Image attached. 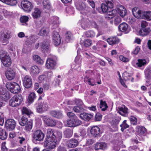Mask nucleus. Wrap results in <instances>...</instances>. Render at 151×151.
Instances as JSON below:
<instances>
[{
    "label": "nucleus",
    "mask_w": 151,
    "mask_h": 151,
    "mask_svg": "<svg viewBox=\"0 0 151 151\" xmlns=\"http://www.w3.org/2000/svg\"><path fill=\"white\" fill-rule=\"evenodd\" d=\"M119 60L121 61L127 62L129 61V59L125 57L124 56L122 55H120L119 56Z\"/></svg>",
    "instance_id": "63"
},
{
    "label": "nucleus",
    "mask_w": 151,
    "mask_h": 151,
    "mask_svg": "<svg viewBox=\"0 0 151 151\" xmlns=\"http://www.w3.org/2000/svg\"><path fill=\"white\" fill-rule=\"evenodd\" d=\"M62 137L61 132L58 131L55 133L53 129H48L47 130L44 145L50 149H53L58 144Z\"/></svg>",
    "instance_id": "1"
},
{
    "label": "nucleus",
    "mask_w": 151,
    "mask_h": 151,
    "mask_svg": "<svg viewBox=\"0 0 151 151\" xmlns=\"http://www.w3.org/2000/svg\"><path fill=\"white\" fill-rule=\"evenodd\" d=\"M44 137V134L41 130H36L32 134V141L34 143L37 141L40 142L42 141Z\"/></svg>",
    "instance_id": "5"
},
{
    "label": "nucleus",
    "mask_w": 151,
    "mask_h": 151,
    "mask_svg": "<svg viewBox=\"0 0 151 151\" xmlns=\"http://www.w3.org/2000/svg\"><path fill=\"white\" fill-rule=\"evenodd\" d=\"M85 35L87 37H92L95 36V33L93 31L90 30L86 32Z\"/></svg>",
    "instance_id": "56"
},
{
    "label": "nucleus",
    "mask_w": 151,
    "mask_h": 151,
    "mask_svg": "<svg viewBox=\"0 0 151 151\" xmlns=\"http://www.w3.org/2000/svg\"><path fill=\"white\" fill-rule=\"evenodd\" d=\"M142 18L147 21L151 20V12L150 11H144L142 13Z\"/></svg>",
    "instance_id": "32"
},
{
    "label": "nucleus",
    "mask_w": 151,
    "mask_h": 151,
    "mask_svg": "<svg viewBox=\"0 0 151 151\" xmlns=\"http://www.w3.org/2000/svg\"><path fill=\"white\" fill-rule=\"evenodd\" d=\"M78 144V140L74 138H72L66 141L65 144L68 147L73 148L77 146Z\"/></svg>",
    "instance_id": "16"
},
{
    "label": "nucleus",
    "mask_w": 151,
    "mask_h": 151,
    "mask_svg": "<svg viewBox=\"0 0 151 151\" xmlns=\"http://www.w3.org/2000/svg\"><path fill=\"white\" fill-rule=\"evenodd\" d=\"M101 8L103 12H107L109 9L108 6L104 3H102L101 4Z\"/></svg>",
    "instance_id": "54"
},
{
    "label": "nucleus",
    "mask_w": 151,
    "mask_h": 151,
    "mask_svg": "<svg viewBox=\"0 0 151 151\" xmlns=\"http://www.w3.org/2000/svg\"><path fill=\"white\" fill-rule=\"evenodd\" d=\"M106 4L108 6L109 9H112L114 7V4L112 0H105Z\"/></svg>",
    "instance_id": "58"
},
{
    "label": "nucleus",
    "mask_w": 151,
    "mask_h": 151,
    "mask_svg": "<svg viewBox=\"0 0 151 151\" xmlns=\"http://www.w3.org/2000/svg\"><path fill=\"white\" fill-rule=\"evenodd\" d=\"M121 21V19L119 16L116 17L114 20V23L116 25H118Z\"/></svg>",
    "instance_id": "61"
},
{
    "label": "nucleus",
    "mask_w": 151,
    "mask_h": 151,
    "mask_svg": "<svg viewBox=\"0 0 151 151\" xmlns=\"http://www.w3.org/2000/svg\"><path fill=\"white\" fill-rule=\"evenodd\" d=\"M131 124L133 125H135L137 124V119L134 116H131L129 119Z\"/></svg>",
    "instance_id": "53"
},
{
    "label": "nucleus",
    "mask_w": 151,
    "mask_h": 151,
    "mask_svg": "<svg viewBox=\"0 0 151 151\" xmlns=\"http://www.w3.org/2000/svg\"><path fill=\"white\" fill-rule=\"evenodd\" d=\"M8 136V134L4 129L0 128V139L2 140L6 139Z\"/></svg>",
    "instance_id": "39"
},
{
    "label": "nucleus",
    "mask_w": 151,
    "mask_h": 151,
    "mask_svg": "<svg viewBox=\"0 0 151 151\" xmlns=\"http://www.w3.org/2000/svg\"><path fill=\"white\" fill-rule=\"evenodd\" d=\"M50 115L53 117L58 119H61L63 117L62 113L58 111L52 110L50 111Z\"/></svg>",
    "instance_id": "24"
},
{
    "label": "nucleus",
    "mask_w": 151,
    "mask_h": 151,
    "mask_svg": "<svg viewBox=\"0 0 151 151\" xmlns=\"http://www.w3.org/2000/svg\"><path fill=\"white\" fill-rule=\"evenodd\" d=\"M36 107L37 111L40 113L47 111L48 109L47 104L44 102L38 103L37 106H36Z\"/></svg>",
    "instance_id": "9"
},
{
    "label": "nucleus",
    "mask_w": 151,
    "mask_h": 151,
    "mask_svg": "<svg viewBox=\"0 0 151 151\" xmlns=\"http://www.w3.org/2000/svg\"><path fill=\"white\" fill-rule=\"evenodd\" d=\"M33 125V121L29 120L25 125L24 129L27 132L30 131L32 129Z\"/></svg>",
    "instance_id": "37"
},
{
    "label": "nucleus",
    "mask_w": 151,
    "mask_h": 151,
    "mask_svg": "<svg viewBox=\"0 0 151 151\" xmlns=\"http://www.w3.org/2000/svg\"><path fill=\"white\" fill-rule=\"evenodd\" d=\"M107 41L111 45L117 44L119 42V39L116 37H112L108 38Z\"/></svg>",
    "instance_id": "30"
},
{
    "label": "nucleus",
    "mask_w": 151,
    "mask_h": 151,
    "mask_svg": "<svg viewBox=\"0 0 151 151\" xmlns=\"http://www.w3.org/2000/svg\"><path fill=\"white\" fill-rule=\"evenodd\" d=\"M116 10L120 15L122 17H124L126 15L127 10L125 8L122 6H120L117 8Z\"/></svg>",
    "instance_id": "27"
},
{
    "label": "nucleus",
    "mask_w": 151,
    "mask_h": 151,
    "mask_svg": "<svg viewBox=\"0 0 151 151\" xmlns=\"http://www.w3.org/2000/svg\"><path fill=\"white\" fill-rule=\"evenodd\" d=\"M43 6L44 8L49 9L50 8V4L48 0H44L43 2Z\"/></svg>",
    "instance_id": "57"
},
{
    "label": "nucleus",
    "mask_w": 151,
    "mask_h": 151,
    "mask_svg": "<svg viewBox=\"0 0 151 151\" xmlns=\"http://www.w3.org/2000/svg\"><path fill=\"white\" fill-rule=\"evenodd\" d=\"M84 81L86 83H87L89 85L92 86H94L95 83L94 79L91 78H89L88 77L86 76L85 77Z\"/></svg>",
    "instance_id": "44"
},
{
    "label": "nucleus",
    "mask_w": 151,
    "mask_h": 151,
    "mask_svg": "<svg viewBox=\"0 0 151 151\" xmlns=\"http://www.w3.org/2000/svg\"><path fill=\"white\" fill-rule=\"evenodd\" d=\"M3 65L6 67H9L12 64V60L10 56L9 55L1 59Z\"/></svg>",
    "instance_id": "22"
},
{
    "label": "nucleus",
    "mask_w": 151,
    "mask_h": 151,
    "mask_svg": "<svg viewBox=\"0 0 151 151\" xmlns=\"http://www.w3.org/2000/svg\"><path fill=\"white\" fill-rule=\"evenodd\" d=\"M52 39L55 45L58 46L61 42L60 36L58 32L54 31L52 35Z\"/></svg>",
    "instance_id": "17"
},
{
    "label": "nucleus",
    "mask_w": 151,
    "mask_h": 151,
    "mask_svg": "<svg viewBox=\"0 0 151 151\" xmlns=\"http://www.w3.org/2000/svg\"><path fill=\"white\" fill-rule=\"evenodd\" d=\"M29 19V17L27 16H23L21 17L20 19V20L22 23H24L27 25V22L28 21Z\"/></svg>",
    "instance_id": "50"
},
{
    "label": "nucleus",
    "mask_w": 151,
    "mask_h": 151,
    "mask_svg": "<svg viewBox=\"0 0 151 151\" xmlns=\"http://www.w3.org/2000/svg\"><path fill=\"white\" fill-rule=\"evenodd\" d=\"M101 47V45L98 42L96 43V45H94L92 46V48L94 51H99Z\"/></svg>",
    "instance_id": "59"
},
{
    "label": "nucleus",
    "mask_w": 151,
    "mask_h": 151,
    "mask_svg": "<svg viewBox=\"0 0 151 151\" xmlns=\"http://www.w3.org/2000/svg\"><path fill=\"white\" fill-rule=\"evenodd\" d=\"M10 98V94L3 89L0 91V98L4 101L8 100Z\"/></svg>",
    "instance_id": "23"
},
{
    "label": "nucleus",
    "mask_w": 151,
    "mask_h": 151,
    "mask_svg": "<svg viewBox=\"0 0 151 151\" xmlns=\"http://www.w3.org/2000/svg\"><path fill=\"white\" fill-rule=\"evenodd\" d=\"M132 12L134 16L137 19H140L142 17V11L138 10L137 7L134 8L132 9Z\"/></svg>",
    "instance_id": "29"
},
{
    "label": "nucleus",
    "mask_w": 151,
    "mask_h": 151,
    "mask_svg": "<svg viewBox=\"0 0 151 151\" xmlns=\"http://www.w3.org/2000/svg\"><path fill=\"white\" fill-rule=\"evenodd\" d=\"M102 115L100 113H98L96 114L95 116V119L96 121H99L101 120Z\"/></svg>",
    "instance_id": "62"
},
{
    "label": "nucleus",
    "mask_w": 151,
    "mask_h": 151,
    "mask_svg": "<svg viewBox=\"0 0 151 151\" xmlns=\"http://www.w3.org/2000/svg\"><path fill=\"white\" fill-rule=\"evenodd\" d=\"M6 78L9 80H12L15 77L16 73L15 71L11 68L8 69L5 72Z\"/></svg>",
    "instance_id": "21"
},
{
    "label": "nucleus",
    "mask_w": 151,
    "mask_h": 151,
    "mask_svg": "<svg viewBox=\"0 0 151 151\" xmlns=\"http://www.w3.org/2000/svg\"><path fill=\"white\" fill-rule=\"evenodd\" d=\"M40 72V69L38 66L34 65L31 67L30 73L32 75H35L38 74Z\"/></svg>",
    "instance_id": "35"
},
{
    "label": "nucleus",
    "mask_w": 151,
    "mask_h": 151,
    "mask_svg": "<svg viewBox=\"0 0 151 151\" xmlns=\"http://www.w3.org/2000/svg\"><path fill=\"white\" fill-rule=\"evenodd\" d=\"M6 143L5 142H2L1 145V151H7V148L5 146Z\"/></svg>",
    "instance_id": "64"
},
{
    "label": "nucleus",
    "mask_w": 151,
    "mask_h": 151,
    "mask_svg": "<svg viewBox=\"0 0 151 151\" xmlns=\"http://www.w3.org/2000/svg\"><path fill=\"white\" fill-rule=\"evenodd\" d=\"M5 126L6 129L9 131L13 130L16 126L15 121L12 119H8L5 122Z\"/></svg>",
    "instance_id": "10"
},
{
    "label": "nucleus",
    "mask_w": 151,
    "mask_h": 151,
    "mask_svg": "<svg viewBox=\"0 0 151 151\" xmlns=\"http://www.w3.org/2000/svg\"><path fill=\"white\" fill-rule=\"evenodd\" d=\"M44 123L47 126L53 127L55 126L56 124V120L51 117H49L47 116H44L42 117Z\"/></svg>",
    "instance_id": "8"
},
{
    "label": "nucleus",
    "mask_w": 151,
    "mask_h": 151,
    "mask_svg": "<svg viewBox=\"0 0 151 151\" xmlns=\"http://www.w3.org/2000/svg\"><path fill=\"white\" fill-rule=\"evenodd\" d=\"M90 132L91 135L94 137H100L101 134L100 128L97 126L91 127Z\"/></svg>",
    "instance_id": "12"
},
{
    "label": "nucleus",
    "mask_w": 151,
    "mask_h": 151,
    "mask_svg": "<svg viewBox=\"0 0 151 151\" xmlns=\"http://www.w3.org/2000/svg\"><path fill=\"white\" fill-rule=\"evenodd\" d=\"M50 22L52 25L51 28L52 29H56L59 26V18L57 16L52 17L51 18Z\"/></svg>",
    "instance_id": "20"
},
{
    "label": "nucleus",
    "mask_w": 151,
    "mask_h": 151,
    "mask_svg": "<svg viewBox=\"0 0 151 151\" xmlns=\"http://www.w3.org/2000/svg\"><path fill=\"white\" fill-rule=\"evenodd\" d=\"M67 114L69 118V119H68L67 122L68 127H76L82 124V122L79 119L74 113L70 112H68Z\"/></svg>",
    "instance_id": "2"
},
{
    "label": "nucleus",
    "mask_w": 151,
    "mask_h": 151,
    "mask_svg": "<svg viewBox=\"0 0 151 151\" xmlns=\"http://www.w3.org/2000/svg\"><path fill=\"white\" fill-rule=\"evenodd\" d=\"M85 110V108L79 106H75L73 108V111L76 113H81L84 111Z\"/></svg>",
    "instance_id": "48"
},
{
    "label": "nucleus",
    "mask_w": 151,
    "mask_h": 151,
    "mask_svg": "<svg viewBox=\"0 0 151 151\" xmlns=\"http://www.w3.org/2000/svg\"><path fill=\"white\" fill-rule=\"evenodd\" d=\"M92 44L91 40L88 39L85 40L83 42V44L85 47H88L91 46Z\"/></svg>",
    "instance_id": "51"
},
{
    "label": "nucleus",
    "mask_w": 151,
    "mask_h": 151,
    "mask_svg": "<svg viewBox=\"0 0 151 151\" xmlns=\"http://www.w3.org/2000/svg\"><path fill=\"white\" fill-rule=\"evenodd\" d=\"M150 32V28L148 27L141 28L139 31L140 35L143 36L148 35Z\"/></svg>",
    "instance_id": "34"
},
{
    "label": "nucleus",
    "mask_w": 151,
    "mask_h": 151,
    "mask_svg": "<svg viewBox=\"0 0 151 151\" xmlns=\"http://www.w3.org/2000/svg\"><path fill=\"white\" fill-rule=\"evenodd\" d=\"M28 118L25 116H22L21 119L19 120V124L21 126H24L29 121Z\"/></svg>",
    "instance_id": "38"
},
{
    "label": "nucleus",
    "mask_w": 151,
    "mask_h": 151,
    "mask_svg": "<svg viewBox=\"0 0 151 151\" xmlns=\"http://www.w3.org/2000/svg\"><path fill=\"white\" fill-rule=\"evenodd\" d=\"M11 38L10 33L7 30L0 32V41L4 45V43H8V40Z\"/></svg>",
    "instance_id": "6"
},
{
    "label": "nucleus",
    "mask_w": 151,
    "mask_h": 151,
    "mask_svg": "<svg viewBox=\"0 0 151 151\" xmlns=\"http://www.w3.org/2000/svg\"><path fill=\"white\" fill-rule=\"evenodd\" d=\"M107 104L105 101L101 100L100 101V108L102 111H105L108 108Z\"/></svg>",
    "instance_id": "47"
},
{
    "label": "nucleus",
    "mask_w": 151,
    "mask_h": 151,
    "mask_svg": "<svg viewBox=\"0 0 151 151\" xmlns=\"http://www.w3.org/2000/svg\"><path fill=\"white\" fill-rule=\"evenodd\" d=\"M0 1L7 4L11 6H15L17 3V0H0Z\"/></svg>",
    "instance_id": "40"
},
{
    "label": "nucleus",
    "mask_w": 151,
    "mask_h": 151,
    "mask_svg": "<svg viewBox=\"0 0 151 151\" xmlns=\"http://www.w3.org/2000/svg\"><path fill=\"white\" fill-rule=\"evenodd\" d=\"M36 98L35 93L34 92L30 93L29 95L28 99L29 103L30 104L32 103Z\"/></svg>",
    "instance_id": "41"
},
{
    "label": "nucleus",
    "mask_w": 151,
    "mask_h": 151,
    "mask_svg": "<svg viewBox=\"0 0 151 151\" xmlns=\"http://www.w3.org/2000/svg\"><path fill=\"white\" fill-rule=\"evenodd\" d=\"M23 100L21 95H16L13 96L9 101V105L12 107H15L19 106Z\"/></svg>",
    "instance_id": "4"
},
{
    "label": "nucleus",
    "mask_w": 151,
    "mask_h": 151,
    "mask_svg": "<svg viewBox=\"0 0 151 151\" xmlns=\"http://www.w3.org/2000/svg\"><path fill=\"white\" fill-rule=\"evenodd\" d=\"M33 60L37 64L42 65L43 64V60L40 57L37 55H35L33 56Z\"/></svg>",
    "instance_id": "45"
},
{
    "label": "nucleus",
    "mask_w": 151,
    "mask_h": 151,
    "mask_svg": "<svg viewBox=\"0 0 151 151\" xmlns=\"http://www.w3.org/2000/svg\"><path fill=\"white\" fill-rule=\"evenodd\" d=\"M118 112L121 115L124 117H127L129 113L128 108L124 105L118 108Z\"/></svg>",
    "instance_id": "18"
},
{
    "label": "nucleus",
    "mask_w": 151,
    "mask_h": 151,
    "mask_svg": "<svg viewBox=\"0 0 151 151\" xmlns=\"http://www.w3.org/2000/svg\"><path fill=\"white\" fill-rule=\"evenodd\" d=\"M21 6L24 11L27 12H30L33 8L34 6L29 1L24 0L22 1Z\"/></svg>",
    "instance_id": "7"
},
{
    "label": "nucleus",
    "mask_w": 151,
    "mask_h": 151,
    "mask_svg": "<svg viewBox=\"0 0 151 151\" xmlns=\"http://www.w3.org/2000/svg\"><path fill=\"white\" fill-rule=\"evenodd\" d=\"M40 47L42 51L44 52H48L50 51V44L48 40H45L42 42L40 45Z\"/></svg>",
    "instance_id": "15"
},
{
    "label": "nucleus",
    "mask_w": 151,
    "mask_h": 151,
    "mask_svg": "<svg viewBox=\"0 0 151 151\" xmlns=\"http://www.w3.org/2000/svg\"><path fill=\"white\" fill-rule=\"evenodd\" d=\"M73 134V130L70 129H66L63 132L64 137L67 138H70L72 136Z\"/></svg>",
    "instance_id": "36"
},
{
    "label": "nucleus",
    "mask_w": 151,
    "mask_h": 151,
    "mask_svg": "<svg viewBox=\"0 0 151 151\" xmlns=\"http://www.w3.org/2000/svg\"><path fill=\"white\" fill-rule=\"evenodd\" d=\"M106 147V145L103 143H97L94 146V149L96 150H98L99 149H105Z\"/></svg>",
    "instance_id": "42"
},
{
    "label": "nucleus",
    "mask_w": 151,
    "mask_h": 151,
    "mask_svg": "<svg viewBox=\"0 0 151 151\" xmlns=\"http://www.w3.org/2000/svg\"><path fill=\"white\" fill-rule=\"evenodd\" d=\"M6 86L8 90L14 94L18 93L21 91V88L19 85L14 82L8 83L6 84Z\"/></svg>",
    "instance_id": "3"
},
{
    "label": "nucleus",
    "mask_w": 151,
    "mask_h": 151,
    "mask_svg": "<svg viewBox=\"0 0 151 151\" xmlns=\"http://www.w3.org/2000/svg\"><path fill=\"white\" fill-rule=\"evenodd\" d=\"M79 117L81 119L83 120L86 122H88L91 120H92L93 117V114L83 112L80 114Z\"/></svg>",
    "instance_id": "19"
},
{
    "label": "nucleus",
    "mask_w": 151,
    "mask_h": 151,
    "mask_svg": "<svg viewBox=\"0 0 151 151\" xmlns=\"http://www.w3.org/2000/svg\"><path fill=\"white\" fill-rule=\"evenodd\" d=\"M17 143L22 145L25 143L26 142V138L22 136H20L17 137Z\"/></svg>",
    "instance_id": "46"
},
{
    "label": "nucleus",
    "mask_w": 151,
    "mask_h": 151,
    "mask_svg": "<svg viewBox=\"0 0 151 151\" xmlns=\"http://www.w3.org/2000/svg\"><path fill=\"white\" fill-rule=\"evenodd\" d=\"M9 55V54L6 51L3 49L0 50V59Z\"/></svg>",
    "instance_id": "55"
},
{
    "label": "nucleus",
    "mask_w": 151,
    "mask_h": 151,
    "mask_svg": "<svg viewBox=\"0 0 151 151\" xmlns=\"http://www.w3.org/2000/svg\"><path fill=\"white\" fill-rule=\"evenodd\" d=\"M127 121L126 120H124L120 125L121 127V130L122 132H123L124 129L129 127V125L127 123Z\"/></svg>",
    "instance_id": "49"
},
{
    "label": "nucleus",
    "mask_w": 151,
    "mask_h": 151,
    "mask_svg": "<svg viewBox=\"0 0 151 151\" xmlns=\"http://www.w3.org/2000/svg\"><path fill=\"white\" fill-rule=\"evenodd\" d=\"M23 116H25L29 118L30 115L32 114L31 111L26 107H24L22 110Z\"/></svg>",
    "instance_id": "33"
},
{
    "label": "nucleus",
    "mask_w": 151,
    "mask_h": 151,
    "mask_svg": "<svg viewBox=\"0 0 151 151\" xmlns=\"http://www.w3.org/2000/svg\"><path fill=\"white\" fill-rule=\"evenodd\" d=\"M56 64V62L55 60L52 58H49L46 60L45 66L47 69H53Z\"/></svg>",
    "instance_id": "14"
},
{
    "label": "nucleus",
    "mask_w": 151,
    "mask_h": 151,
    "mask_svg": "<svg viewBox=\"0 0 151 151\" xmlns=\"http://www.w3.org/2000/svg\"><path fill=\"white\" fill-rule=\"evenodd\" d=\"M49 33V30L46 27H42L40 31L39 35L42 37L48 36Z\"/></svg>",
    "instance_id": "28"
},
{
    "label": "nucleus",
    "mask_w": 151,
    "mask_h": 151,
    "mask_svg": "<svg viewBox=\"0 0 151 151\" xmlns=\"http://www.w3.org/2000/svg\"><path fill=\"white\" fill-rule=\"evenodd\" d=\"M23 86L27 88H30L32 85V79L30 76L26 75L22 79Z\"/></svg>",
    "instance_id": "11"
},
{
    "label": "nucleus",
    "mask_w": 151,
    "mask_h": 151,
    "mask_svg": "<svg viewBox=\"0 0 151 151\" xmlns=\"http://www.w3.org/2000/svg\"><path fill=\"white\" fill-rule=\"evenodd\" d=\"M76 103L78 106L85 108V105L83 104L82 100L80 99H76Z\"/></svg>",
    "instance_id": "60"
},
{
    "label": "nucleus",
    "mask_w": 151,
    "mask_h": 151,
    "mask_svg": "<svg viewBox=\"0 0 151 151\" xmlns=\"http://www.w3.org/2000/svg\"><path fill=\"white\" fill-rule=\"evenodd\" d=\"M109 9L107 12V15L106 16V18H108L110 19L112 18L116 15L117 13V11L116 9Z\"/></svg>",
    "instance_id": "31"
},
{
    "label": "nucleus",
    "mask_w": 151,
    "mask_h": 151,
    "mask_svg": "<svg viewBox=\"0 0 151 151\" xmlns=\"http://www.w3.org/2000/svg\"><path fill=\"white\" fill-rule=\"evenodd\" d=\"M138 62L136 63V65L139 67H141L146 64V61L145 59H139Z\"/></svg>",
    "instance_id": "52"
},
{
    "label": "nucleus",
    "mask_w": 151,
    "mask_h": 151,
    "mask_svg": "<svg viewBox=\"0 0 151 151\" xmlns=\"http://www.w3.org/2000/svg\"><path fill=\"white\" fill-rule=\"evenodd\" d=\"M128 24L125 22L122 23L118 27V28L121 31L125 32V33L128 32Z\"/></svg>",
    "instance_id": "25"
},
{
    "label": "nucleus",
    "mask_w": 151,
    "mask_h": 151,
    "mask_svg": "<svg viewBox=\"0 0 151 151\" xmlns=\"http://www.w3.org/2000/svg\"><path fill=\"white\" fill-rule=\"evenodd\" d=\"M136 133L137 135L141 137L146 136L147 130L146 128L142 126H137L136 128Z\"/></svg>",
    "instance_id": "13"
},
{
    "label": "nucleus",
    "mask_w": 151,
    "mask_h": 151,
    "mask_svg": "<svg viewBox=\"0 0 151 151\" xmlns=\"http://www.w3.org/2000/svg\"><path fill=\"white\" fill-rule=\"evenodd\" d=\"M123 79L125 81L129 80L132 82L134 81V78L130 75L129 73H124L122 75Z\"/></svg>",
    "instance_id": "43"
},
{
    "label": "nucleus",
    "mask_w": 151,
    "mask_h": 151,
    "mask_svg": "<svg viewBox=\"0 0 151 151\" xmlns=\"http://www.w3.org/2000/svg\"><path fill=\"white\" fill-rule=\"evenodd\" d=\"M41 12V11L39 9L35 8L32 14L33 18L34 19H37L40 17Z\"/></svg>",
    "instance_id": "26"
}]
</instances>
